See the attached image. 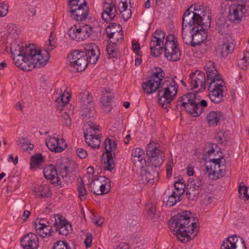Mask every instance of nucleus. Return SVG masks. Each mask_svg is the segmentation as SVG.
I'll return each instance as SVG.
<instances>
[{"instance_id":"ea45409f","label":"nucleus","mask_w":249,"mask_h":249,"mask_svg":"<svg viewBox=\"0 0 249 249\" xmlns=\"http://www.w3.org/2000/svg\"><path fill=\"white\" fill-rule=\"evenodd\" d=\"M206 73L207 82L211 81L214 79L218 80L220 77H221L220 75L218 74L216 68L214 66L208 68L206 70Z\"/></svg>"},{"instance_id":"20e7f679","label":"nucleus","mask_w":249,"mask_h":249,"mask_svg":"<svg viewBox=\"0 0 249 249\" xmlns=\"http://www.w3.org/2000/svg\"><path fill=\"white\" fill-rule=\"evenodd\" d=\"M175 78H177V76H175L170 81H164L158 92V102L165 108L168 107L167 105L175 99L178 93V85Z\"/></svg>"},{"instance_id":"13d9d810","label":"nucleus","mask_w":249,"mask_h":249,"mask_svg":"<svg viewBox=\"0 0 249 249\" xmlns=\"http://www.w3.org/2000/svg\"><path fill=\"white\" fill-rule=\"evenodd\" d=\"M76 167L77 164L74 161L70 160H69L68 164L67 165L66 169V171L67 172V177L68 176H70L75 171Z\"/></svg>"},{"instance_id":"393cba45","label":"nucleus","mask_w":249,"mask_h":249,"mask_svg":"<svg viewBox=\"0 0 249 249\" xmlns=\"http://www.w3.org/2000/svg\"><path fill=\"white\" fill-rule=\"evenodd\" d=\"M43 174L45 178L51 180H53L56 176L57 180L52 182V183L57 185L61 184L60 179H58L59 177H58V174L57 173V170L53 165L50 164L45 167L43 169Z\"/></svg>"},{"instance_id":"f8f14e48","label":"nucleus","mask_w":249,"mask_h":249,"mask_svg":"<svg viewBox=\"0 0 249 249\" xmlns=\"http://www.w3.org/2000/svg\"><path fill=\"white\" fill-rule=\"evenodd\" d=\"M247 9L245 5L238 4L233 5L230 9L228 18L230 21L234 23H239L243 16L245 17Z\"/></svg>"},{"instance_id":"2eb2a0df","label":"nucleus","mask_w":249,"mask_h":249,"mask_svg":"<svg viewBox=\"0 0 249 249\" xmlns=\"http://www.w3.org/2000/svg\"><path fill=\"white\" fill-rule=\"evenodd\" d=\"M55 222L54 225L59 234L67 236L71 233L72 230L71 224L68 222L64 217H58V219L55 218Z\"/></svg>"},{"instance_id":"338daca9","label":"nucleus","mask_w":249,"mask_h":249,"mask_svg":"<svg viewBox=\"0 0 249 249\" xmlns=\"http://www.w3.org/2000/svg\"><path fill=\"white\" fill-rule=\"evenodd\" d=\"M128 2H130L129 0H121L118 6V8L120 12H123V11L129 9L127 8Z\"/></svg>"},{"instance_id":"ddd939ff","label":"nucleus","mask_w":249,"mask_h":249,"mask_svg":"<svg viewBox=\"0 0 249 249\" xmlns=\"http://www.w3.org/2000/svg\"><path fill=\"white\" fill-rule=\"evenodd\" d=\"M189 83L191 89L196 88L200 84L201 89L205 90L206 87L205 74L200 70H196L189 74Z\"/></svg>"},{"instance_id":"de8ad7c7","label":"nucleus","mask_w":249,"mask_h":249,"mask_svg":"<svg viewBox=\"0 0 249 249\" xmlns=\"http://www.w3.org/2000/svg\"><path fill=\"white\" fill-rule=\"evenodd\" d=\"M249 58V52L248 51L244 52V56L242 58L239 60L238 62V65L239 68L242 69H246L249 62L248 58Z\"/></svg>"},{"instance_id":"c85d7f7f","label":"nucleus","mask_w":249,"mask_h":249,"mask_svg":"<svg viewBox=\"0 0 249 249\" xmlns=\"http://www.w3.org/2000/svg\"><path fill=\"white\" fill-rule=\"evenodd\" d=\"M36 231L40 236L45 238L48 235L50 236L51 235L53 232V227L50 225L49 222H47V224L38 225Z\"/></svg>"},{"instance_id":"6e6d98bb","label":"nucleus","mask_w":249,"mask_h":249,"mask_svg":"<svg viewBox=\"0 0 249 249\" xmlns=\"http://www.w3.org/2000/svg\"><path fill=\"white\" fill-rule=\"evenodd\" d=\"M217 147L216 144H208L205 148V153L204 155L206 158H209L212 154L215 152V149Z\"/></svg>"},{"instance_id":"69168bd1","label":"nucleus","mask_w":249,"mask_h":249,"mask_svg":"<svg viewBox=\"0 0 249 249\" xmlns=\"http://www.w3.org/2000/svg\"><path fill=\"white\" fill-rule=\"evenodd\" d=\"M146 209L148 211V216L150 219H152L156 211V207L151 203L146 204Z\"/></svg>"},{"instance_id":"7ed1b4c3","label":"nucleus","mask_w":249,"mask_h":249,"mask_svg":"<svg viewBox=\"0 0 249 249\" xmlns=\"http://www.w3.org/2000/svg\"><path fill=\"white\" fill-rule=\"evenodd\" d=\"M191 215L190 211H183L174 215L169 221L170 229L176 231L177 237L183 243H186L191 239L188 234L191 232L189 226Z\"/></svg>"},{"instance_id":"4d7b16f0","label":"nucleus","mask_w":249,"mask_h":249,"mask_svg":"<svg viewBox=\"0 0 249 249\" xmlns=\"http://www.w3.org/2000/svg\"><path fill=\"white\" fill-rule=\"evenodd\" d=\"M53 249H71L68 243L63 241H58L55 242Z\"/></svg>"},{"instance_id":"4468645a","label":"nucleus","mask_w":249,"mask_h":249,"mask_svg":"<svg viewBox=\"0 0 249 249\" xmlns=\"http://www.w3.org/2000/svg\"><path fill=\"white\" fill-rule=\"evenodd\" d=\"M46 145L48 148L54 153L61 152L67 147V144L64 139L51 137L46 140Z\"/></svg>"},{"instance_id":"2f4dec72","label":"nucleus","mask_w":249,"mask_h":249,"mask_svg":"<svg viewBox=\"0 0 249 249\" xmlns=\"http://www.w3.org/2000/svg\"><path fill=\"white\" fill-rule=\"evenodd\" d=\"M106 178L104 176H100L96 179H92L91 183L89 184L90 191L94 194L98 195L100 193V185L102 182H105Z\"/></svg>"},{"instance_id":"4be33fe9","label":"nucleus","mask_w":249,"mask_h":249,"mask_svg":"<svg viewBox=\"0 0 249 249\" xmlns=\"http://www.w3.org/2000/svg\"><path fill=\"white\" fill-rule=\"evenodd\" d=\"M234 49V41L231 38H225L221 45L219 46V50L222 57H226Z\"/></svg>"},{"instance_id":"a18cd8bd","label":"nucleus","mask_w":249,"mask_h":249,"mask_svg":"<svg viewBox=\"0 0 249 249\" xmlns=\"http://www.w3.org/2000/svg\"><path fill=\"white\" fill-rule=\"evenodd\" d=\"M122 28L119 24L115 23H110L106 29V32L107 35V36L108 37L114 35L116 32H118Z\"/></svg>"},{"instance_id":"f03ea898","label":"nucleus","mask_w":249,"mask_h":249,"mask_svg":"<svg viewBox=\"0 0 249 249\" xmlns=\"http://www.w3.org/2000/svg\"><path fill=\"white\" fill-rule=\"evenodd\" d=\"M146 153L150 159L151 165L147 164L144 168H140V178L143 183L152 185L159 180V172L157 169L163 162L164 156L163 152L155 146L153 143H150L147 145Z\"/></svg>"},{"instance_id":"473e14b6","label":"nucleus","mask_w":249,"mask_h":249,"mask_svg":"<svg viewBox=\"0 0 249 249\" xmlns=\"http://www.w3.org/2000/svg\"><path fill=\"white\" fill-rule=\"evenodd\" d=\"M208 21L206 22V24H205L204 22H202V18L199 14L195 12L193 13V21L192 22L191 27L193 25H196V27L203 26L205 28L210 27L211 25V20L209 18V16H208Z\"/></svg>"},{"instance_id":"a19ab883","label":"nucleus","mask_w":249,"mask_h":249,"mask_svg":"<svg viewBox=\"0 0 249 249\" xmlns=\"http://www.w3.org/2000/svg\"><path fill=\"white\" fill-rule=\"evenodd\" d=\"M182 36L183 42L186 44H190L192 46L193 42V35L191 29L185 30V28H182Z\"/></svg>"},{"instance_id":"09e8293b","label":"nucleus","mask_w":249,"mask_h":249,"mask_svg":"<svg viewBox=\"0 0 249 249\" xmlns=\"http://www.w3.org/2000/svg\"><path fill=\"white\" fill-rule=\"evenodd\" d=\"M248 188L246 185H239L238 189L239 197H242L245 201L249 199V195L248 194Z\"/></svg>"},{"instance_id":"f3484780","label":"nucleus","mask_w":249,"mask_h":249,"mask_svg":"<svg viewBox=\"0 0 249 249\" xmlns=\"http://www.w3.org/2000/svg\"><path fill=\"white\" fill-rule=\"evenodd\" d=\"M164 56L170 61L176 62L180 59L181 53L178 44L164 46Z\"/></svg>"},{"instance_id":"3c124183","label":"nucleus","mask_w":249,"mask_h":249,"mask_svg":"<svg viewBox=\"0 0 249 249\" xmlns=\"http://www.w3.org/2000/svg\"><path fill=\"white\" fill-rule=\"evenodd\" d=\"M48 41L49 43L48 44H46V48L44 51H41L40 50H36V52H37V53H41V56L42 57H44L46 55H47L49 59V51L53 50L54 48L55 45L54 44L52 43V41L50 39H49Z\"/></svg>"},{"instance_id":"7c9ffc66","label":"nucleus","mask_w":249,"mask_h":249,"mask_svg":"<svg viewBox=\"0 0 249 249\" xmlns=\"http://www.w3.org/2000/svg\"><path fill=\"white\" fill-rule=\"evenodd\" d=\"M154 80H150V79L142 84V87L147 94H152L155 92L158 89H160V87L159 85H157Z\"/></svg>"},{"instance_id":"603ef678","label":"nucleus","mask_w":249,"mask_h":249,"mask_svg":"<svg viewBox=\"0 0 249 249\" xmlns=\"http://www.w3.org/2000/svg\"><path fill=\"white\" fill-rule=\"evenodd\" d=\"M218 169V170H216V168L215 167H213V172L211 173L213 175L212 179H216L223 177L225 175L226 171L225 168L223 169H220V168Z\"/></svg>"},{"instance_id":"bb28decb","label":"nucleus","mask_w":249,"mask_h":249,"mask_svg":"<svg viewBox=\"0 0 249 249\" xmlns=\"http://www.w3.org/2000/svg\"><path fill=\"white\" fill-rule=\"evenodd\" d=\"M69 160L68 158L63 157L58 159L56 161L55 169L58 174L63 178H67L66 169Z\"/></svg>"},{"instance_id":"bf43d9fd","label":"nucleus","mask_w":249,"mask_h":249,"mask_svg":"<svg viewBox=\"0 0 249 249\" xmlns=\"http://www.w3.org/2000/svg\"><path fill=\"white\" fill-rule=\"evenodd\" d=\"M174 187L177 192V196H180L185 191V183H174Z\"/></svg>"},{"instance_id":"f704fd0d","label":"nucleus","mask_w":249,"mask_h":249,"mask_svg":"<svg viewBox=\"0 0 249 249\" xmlns=\"http://www.w3.org/2000/svg\"><path fill=\"white\" fill-rule=\"evenodd\" d=\"M204 182L202 177L195 176L194 178H190L188 181L187 185L190 187L195 188L201 190V187L203 186Z\"/></svg>"},{"instance_id":"dca6fc26","label":"nucleus","mask_w":249,"mask_h":249,"mask_svg":"<svg viewBox=\"0 0 249 249\" xmlns=\"http://www.w3.org/2000/svg\"><path fill=\"white\" fill-rule=\"evenodd\" d=\"M20 242L24 249H37L39 246V238L35 233L30 232L23 237Z\"/></svg>"},{"instance_id":"a878e982","label":"nucleus","mask_w":249,"mask_h":249,"mask_svg":"<svg viewBox=\"0 0 249 249\" xmlns=\"http://www.w3.org/2000/svg\"><path fill=\"white\" fill-rule=\"evenodd\" d=\"M105 10L102 13V18L106 22L112 20L117 12L114 3H106L104 5Z\"/></svg>"},{"instance_id":"9d476101","label":"nucleus","mask_w":249,"mask_h":249,"mask_svg":"<svg viewBox=\"0 0 249 249\" xmlns=\"http://www.w3.org/2000/svg\"><path fill=\"white\" fill-rule=\"evenodd\" d=\"M70 61V66L75 69L76 71H82L87 67L89 63L88 57L84 51H74L68 56Z\"/></svg>"},{"instance_id":"aec40b11","label":"nucleus","mask_w":249,"mask_h":249,"mask_svg":"<svg viewBox=\"0 0 249 249\" xmlns=\"http://www.w3.org/2000/svg\"><path fill=\"white\" fill-rule=\"evenodd\" d=\"M132 161L136 167L138 168H144L147 163L144 157V151L141 148L134 149L132 152Z\"/></svg>"},{"instance_id":"e433bc0d","label":"nucleus","mask_w":249,"mask_h":249,"mask_svg":"<svg viewBox=\"0 0 249 249\" xmlns=\"http://www.w3.org/2000/svg\"><path fill=\"white\" fill-rule=\"evenodd\" d=\"M43 161L44 159L41 154H36L32 156L30 160V169L36 170Z\"/></svg>"},{"instance_id":"052dcab7","label":"nucleus","mask_w":249,"mask_h":249,"mask_svg":"<svg viewBox=\"0 0 249 249\" xmlns=\"http://www.w3.org/2000/svg\"><path fill=\"white\" fill-rule=\"evenodd\" d=\"M201 197L202 198V203L206 205L210 204L213 202L214 199L213 196L207 193H204L202 194Z\"/></svg>"},{"instance_id":"0e129e2a","label":"nucleus","mask_w":249,"mask_h":249,"mask_svg":"<svg viewBox=\"0 0 249 249\" xmlns=\"http://www.w3.org/2000/svg\"><path fill=\"white\" fill-rule=\"evenodd\" d=\"M79 31H81L82 33H85V36L87 38H88L92 34V28L87 24L80 27Z\"/></svg>"},{"instance_id":"8fccbe9b","label":"nucleus","mask_w":249,"mask_h":249,"mask_svg":"<svg viewBox=\"0 0 249 249\" xmlns=\"http://www.w3.org/2000/svg\"><path fill=\"white\" fill-rule=\"evenodd\" d=\"M179 196H177L176 192H174L172 195L164 198V202H166V205L173 206L177 202V197Z\"/></svg>"},{"instance_id":"c756f323","label":"nucleus","mask_w":249,"mask_h":249,"mask_svg":"<svg viewBox=\"0 0 249 249\" xmlns=\"http://www.w3.org/2000/svg\"><path fill=\"white\" fill-rule=\"evenodd\" d=\"M236 235L227 238L225 241L223 242L221 246V249H246L245 243L242 242V247L240 249H237L236 242H234L235 238H236Z\"/></svg>"},{"instance_id":"5701e85b","label":"nucleus","mask_w":249,"mask_h":249,"mask_svg":"<svg viewBox=\"0 0 249 249\" xmlns=\"http://www.w3.org/2000/svg\"><path fill=\"white\" fill-rule=\"evenodd\" d=\"M102 95L101 102L104 107V110L106 112H109L112 109L110 104L113 98V93L109 89L105 88L102 92Z\"/></svg>"},{"instance_id":"6ab92c4d","label":"nucleus","mask_w":249,"mask_h":249,"mask_svg":"<svg viewBox=\"0 0 249 249\" xmlns=\"http://www.w3.org/2000/svg\"><path fill=\"white\" fill-rule=\"evenodd\" d=\"M85 53L88 57L89 63L95 64L100 56V52L98 47L94 43H90L86 45L85 48Z\"/></svg>"},{"instance_id":"37998d69","label":"nucleus","mask_w":249,"mask_h":249,"mask_svg":"<svg viewBox=\"0 0 249 249\" xmlns=\"http://www.w3.org/2000/svg\"><path fill=\"white\" fill-rule=\"evenodd\" d=\"M200 191V190L187 185L186 194L189 199L195 200L198 197Z\"/></svg>"},{"instance_id":"1a4fd4ad","label":"nucleus","mask_w":249,"mask_h":249,"mask_svg":"<svg viewBox=\"0 0 249 249\" xmlns=\"http://www.w3.org/2000/svg\"><path fill=\"white\" fill-rule=\"evenodd\" d=\"M79 99L82 103V116L83 120L86 121L87 118L93 117L95 111L94 108V103L92 101V97L89 92H84L80 93Z\"/></svg>"},{"instance_id":"6e6552de","label":"nucleus","mask_w":249,"mask_h":249,"mask_svg":"<svg viewBox=\"0 0 249 249\" xmlns=\"http://www.w3.org/2000/svg\"><path fill=\"white\" fill-rule=\"evenodd\" d=\"M104 144L106 151L102 157V160L105 164L104 170L111 171L115 167L114 160L115 155L113 150L116 148V143L111 139H107Z\"/></svg>"},{"instance_id":"e2e57ef3","label":"nucleus","mask_w":249,"mask_h":249,"mask_svg":"<svg viewBox=\"0 0 249 249\" xmlns=\"http://www.w3.org/2000/svg\"><path fill=\"white\" fill-rule=\"evenodd\" d=\"M165 40L166 42L164 44V46L178 44L177 38L172 34L169 35L167 36Z\"/></svg>"},{"instance_id":"79ce46f5","label":"nucleus","mask_w":249,"mask_h":249,"mask_svg":"<svg viewBox=\"0 0 249 249\" xmlns=\"http://www.w3.org/2000/svg\"><path fill=\"white\" fill-rule=\"evenodd\" d=\"M77 191L78 193V197L80 199L81 201L85 200L87 197L88 192L82 178H81L80 181L77 186Z\"/></svg>"},{"instance_id":"9b49d317","label":"nucleus","mask_w":249,"mask_h":249,"mask_svg":"<svg viewBox=\"0 0 249 249\" xmlns=\"http://www.w3.org/2000/svg\"><path fill=\"white\" fill-rule=\"evenodd\" d=\"M164 38L165 33L163 31L157 30L154 33L150 42L151 54L152 56L158 57L162 53Z\"/></svg>"},{"instance_id":"c03bdc74","label":"nucleus","mask_w":249,"mask_h":249,"mask_svg":"<svg viewBox=\"0 0 249 249\" xmlns=\"http://www.w3.org/2000/svg\"><path fill=\"white\" fill-rule=\"evenodd\" d=\"M209 86L208 87V90H218L222 89L223 87V84L224 83L223 80L220 77L218 80L214 79L211 81H209Z\"/></svg>"},{"instance_id":"0eeeda50","label":"nucleus","mask_w":249,"mask_h":249,"mask_svg":"<svg viewBox=\"0 0 249 249\" xmlns=\"http://www.w3.org/2000/svg\"><path fill=\"white\" fill-rule=\"evenodd\" d=\"M69 12L71 17L76 21L85 20L89 13L86 0H69Z\"/></svg>"},{"instance_id":"680f3d73","label":"nucleus","mask_w":249,"mask_h":249,"mask_svg":"<svg viewBox=\"0 0 249 249\" xmlns=\"http://www.w3.org/2000/svg\"><path fill=\"white\" fill-rule=\"evenodd\" d=\"M113 44H109L106 49L109 58H115L117 55V49L113 46Z\"/></svg>"},{"instance_id":"f257e3e1","label":"nucleus","mask_w":249,"mask_h":249,"mask_svg":"<svg viewBox=\"0 0 249 249\" xmlns=\"http://www.w3.org/2000/svg\"><path fill=\"white\" fill-rule=\"evenodd\" d=\"M10 51L16 65L24 71H31L35 67L45 66L48 62L49 57L41 56L36 50L30 47V44L25 47L19 46L16 42L11 44Z\"/></svg>"},{"instance_id":"5fc2aeb1","label":"nucleus","mask_w":249,"mask_h":249,"mask_svg":"<svg viewBox=\"0 0 249 249\" xmlns=\"http://www.w3.org/2000/svg\"><path fill=\"white\" fill-rule=\"evenodd\" d=\"M109 180L108 178H106V179H105V182H102V184H101L100 189V193L98 195H104L106 194H107L110 191V184L108 185V187L106 188L107 186V183H109Z\"/></svg>"},{"instance_id":"49530a36","label":"nucleus","mask_w":249,"mask_h":249,"mask_svg":"<svg viewBox=\"0 0 249 249\" xmlns=\"http://www.w3.org/2000/svg\"><path fill=\"white\" fill-rule=\"evenodd\" d=\"M109 39H111V43L113 45H117L118 43L122 41L123 37V31L120 30L118 32H116L114 35L108 36Z\"/></svg>"},{"instance_id":"423d86ee","label":"nucleus","mask_w":249,"mask_h":249,"mask_svg":"<svg viewBox=\"0 0 249 249\" xmlns=\"http://www.w3.org/2000/svg\"><path fill=\"white\" fill-rule=\"evenodd\" d=\"M86 123L84 124L85 131L84 136L87 144L91 148H98L101 143V134L99 133V126L91 120L87 121L83 120Z\"/></svg>"},{"instance_id":"a211bd4d","label":"nucleus","mask_w":249,"mask_h":249,"mask_svg":"<svg viewBox=\"0 0 249 249\" xmlns=\"http://www.w3.org/2000/svg\"><path fill=\"white\" fill-rule=\"evenodd\" d=\"M205 28L203 26L194 27L191 28L193 35V42L192 46L199 45L203 42L206 37V33Z\"/></svg>"},{"instance_id":"cd10ccee","label":"nucleus","mask_w":249,"mask_h":249,"mask_svg":"<svg viewBox=\"0 0 249 249\" xmlns=\"http://www.w3.org/2000/svg\"><path fill=\"white\" fill-rule=\"evenodd\" d=\"M80 27L77 28L76 25H74L70 28L68 31V35L69 36L76 41H81L87 38L85 36V33H82L79 31Z\"/></svg>"},{"instance_id":"c9c22d12","label":"nucleus","mask_w":249,"mask_h":249,"mask_svg":"<svg viewBox=\"0 0 249 249\" xmlns=\"http://www.w3.org/2000/svg\"><path fill=\"white\" fill-rule=\"evenodd\" d=\"M193 6H190L184 13L182 18V28L187 27H191L192 22L193 21V11H190V9Z\"/></svg>"},{"instance_id":"39448f33","label":"nucleus","mask_w":249,"mask_h":249,"mask_svg":"<svg viewBox=\"0 0 249 249\" xmlns=\"http://www.w3.org/2000/svg\"><path fill=\"white\" fill-rule=\"evenodd\" d=\"M197 94V92H189L184 94L177 101V106L183 107L193 117L199 116L202 112V109L199 106Z\"/></svg>"},{"instance_id":"412c9836","label":"nucleus","mask_w":249,"mask_h":249,"mask_svg":"<svg viewBox=\"0 0 249 249\" xmlns=\"http://www.w3.org/2000/svg\"><path fill=\"white\" fill-rule=\"evenodd\" d=\"M33 194L37 197L46 198L51 197L52 193L50 187L47 185H39L32 188Z\"/></svg>"},{"instance_id":"b1692460","label":"nucleus","mask_w":249,"mask_h":249,"mask_svg":"<svg viewBox=\"0 0 249 249\" xmlns=\"http://www.w3.org/2000/svg\"><path fill=\"white\" fill-rule=\"evenodd\" d=\"M225 119L223 114L220 111H211L206 116V120L209 126L215 127L221 121Z\"/></svg>"},{"instance_id":"58836bf2","label":"nucleus","mask_w":249,"mask_h":249,"mask_svg":"<svg viewBox=\"0 0 249 249\" xmlns=\"http://www.w3.org/2000/svg\"><path fill=\"white\" fill-rule=\"evenodd\" d=\"M165 73L160 68H157L156 69V71L154 72L150 78V80H154L156 83H155L157 85H159V86L161 87V81L163 80L164 77Z\"/></svg>"},{"instance_id":"864d4df0","label":"nucleus","mask_w":249,"mask_h":249,"mask_svg":"<svg viewBox=\"0 0 249 249\" xmlns=\"http://www.w3.org/2000/svg\"><path fill=\"white\" fill-rule=\"evenodd\" d=\"M223 159V157L222 155H220L219 157L216 159H213L210 160L209 162L211 164V162L213 163V167L217 168H219L221 167V163H223L224 167L225 166V164H226V160L224 159V161H222V160Z\"/></svg>"},{"instance_id":"4c0bfd02","label":"nucleus","mask_w":249,"mask_h":249,"mask_svg":"<svg viewBox=\"0 0 249 249\" xmlns=\"http://www.w3.org/2000/svg\"><path fill=\"white\" fill-rule=\"evenodd\" d=\"M56 106L60 111L64 109V107L68 106L70 101V96H65L64 94L60 96V97L56 100Z\"/></svg>"},{"instance_id":"72a5a7b5","label":"nucleus","mask_w":249,"mask_h":249,"mask_svg":"<svg viewBox=\"0 0 249 249\" xmlns=\"http://www.w3.org/2000/svg\"><path fill=\"white\" fill-rule=\"evenodd\" d=\"M209 91V97L211 101L215 104H219L223 100V89L210 90Z\"/></svg>"},{"instance_id":"774afa93","label":"nucleus","mask_w":249,"mask_h":249,"mask_svg":"<svg viewBox=\"0 0 249 249\" xmlns=\"http://www.w3.org/2000/svg\"><path fill=\"white\" fill-rule=\"evenodd\" d=\"M215 139L220 144H223L224 141H226L227 137L225 136V132L223 131H219L217 133Z\"/></svg>"}]
</instances>
